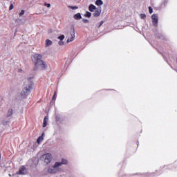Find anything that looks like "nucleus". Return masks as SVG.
<instances>
[{"instance_id":"nucleus-1","label":"nucleus","mask_w":177,"mask_h":177,"mask_svg":"<svg viewBox=\"0 0 177 177\" xmlns=\"http://www.w3.org/2000/svg\"><path fill=\"white\" fill-rule=\"evenodd\" d=\"M32 63L35 64L34 71L37 70V67L39 66L42 70L46 68V62L42 60V55L35 54L31 57Z\"/></svg>"},{"instance_id":"nucleus-2","label":"nucleus","mask_w":177,"mask_h":177,"mask_svg":"<svg viewBox=\"0 0 177 177\" xmlns=\"http://www.w3.org/2000/svg\"><path fill=\"white\" fill-rule=\"evenodd\" d=\"M31 78H28V82L27 86L24 88V90L21 92V95L23 97H27L28 94L31 92V89H32V82L30 81Z\"/></svg>"},{"instance_id":"nucleus-3","label":"nucleus","mask_w":177,"mask_h":177,"mask_svg":"<svg viewBox=\"0 0 177 177\" xmlns=\"http://www.w3.org/2000/svg\"><path fill=\"white\" fill-rule=\"evenodd\" d=\"M41 158H43L46 164H49V162L52 161V155L50 153H47L46 154H44L42 155Z\"/></svg>"},{"instance_id":"nucleus-4","label":"nucleus","mask_w":177,"mask_h":177,"mask_svg":"<svg viewBox=\"0 0 177 177\" xmlns=\"http://www.w3.org/2000/svg\"><path fill=\"white\" fill-rule=\"evenodd\" d=\"M68 164V161L64 158L62 159V162H57L53 166V168H59V167H62V165H67Z\"/></svg>"},{"instance_id":"nucleus-5","label":"nucleus","mask_w":177,"mask_h":177,"mask_svg":"<svg viewBox=\"0 0 177 177\" xmlns=\"http://www.w3.org/2000/svg\"><path fill=\"white\" fill-rule=\"evenodd\" d=\"M151 19H152L153 25L155 27H157V26L158 24V16L157 15V14L152 15Z\"/></svg>"},{"instance_id":"nucleus-6","label":"nucleus","mask_w":177,"mask_h":177,"mask_svg":"<svg viewBox=\"0 0 177 177\" xmlns=\"http://www.w3.org/2000/svg\"><path fill=\"white\" fill-rule=\"evenodd\" d=\"M27 174V169L24 166H21L17 171V175H26Z\"/></svg>"},{"instance_id":"nucleus-7","label":"nucleus","mask_w":177,"mask_h":177,"mask_svg":"<svg viewBox=\"0 0 177 177\" xmlns=\"http://www.w3.org/2000/svg\"><path fill=\"white\" fill-rule=\"evenodd\" d=\"M100 13H102V10L100 8H97L93 15L94 17H99V16H100Z\"/></svg>"},{"instance_id":"nucleus-8","label":"nucleus","mask_w":177,"mask_h":177,"mask_svg":"<svg viewBox=\"0 0 177 177\" xmlns=\"http://www.w3.org/2000/svg\"><path fill=\"white\" fill-rule=\"evenodd\" d=\"M75 38V33L74 32V30L73 32V33L71 34V39H68L66 42H73V41H74V39Z\"/></svg>"},{"instance_id":"nucleus-9","label":"nucleus","mask_w":177,"mask_h":177,"mask_svg":"<svg viewBox=\"0 0 177 177\" xmlns=\"http://www.w3.org/2000/svg\"><path fill=\"white\" fill-rule=\"evenodd\" d=\"M97 9V8H96L93 4H90V6H88V10L90 12H93V10H96Z\"/></svg>"},{"instance_id":"nucleus-10","label":"nucleus","mask_w":177,"mask_h":177,"mask_svg":"<svg viewBox=\"0 0 177 177\" xmlns=\"http://www.w3.org/2000/svg\"><path fill=\"white\" fill-rule=\"evenodd\" d=\"M75 20H81L82 19V17L81 16V13H77L74 15Z\"/></svg>"},{"instance_id":"nucleus-11","label":"nucleus","mask_w":177,"mask_h":177,"mask_svg":"<svg viewBox=\"0 0 177 177\" xmlns=\"http://www.w3.org/2000/svg\"><path fill=\"white\" fill-rule=\"evenodd\" d=\"M48 116H45L44 119V122H43V128H45L48 124Z\"/></svg>"},{"instance_id":"nucleus-12","label":"nucleus","mask_w":177,"mask_h":177,"mask_svg":"<svg viewBox=\"0 0 177 177\" xmlns=\"http://www.w3.org/2000/svg\"><path fill=\"white\" fill-rule=\"evenodd\" d=\"M95 5L97 6H102V5H103V1H102V0H97L95 1Z\"/></svg>"},{"instance_id":"nucleus-13","label":"nucleus","mask_w":177,"mask_h":177,"mask_svg":"<svg viewBox=\"0 0 177 177\" xmlns=\"http://www.w3.org/2000/svg\"><path fill=\"white\" fill-rule=\"evenodd\" d=\"M50 45H52V41L50 39H46V46H50Z\"/></svg>"},{"instance_id":"nucleus-14","label":"nucleus","mask_w":177,"mask_h":177,"mask_svg":"<svg viewBox=\"0 0 177 177\" xmlns=\"http://www.w3.org/2000/svg\"><path fill=\"white\" fill-rule=\"evenodd\" d=\"M84 16L85 17H88L89 19V17L92 16V14L89 11H86V13L84 14Z\"/></svg>"},{"instance_id":"nucleus-15","label":"nucleus","mask_w":177,"mask_h":177,"mask_svg":"<svg viewBox=\"0 0 177 177\" xmlns=\"http://www.w3.org/2000/svg\"><path fill=\"white\" fill-rule=\"evenodd\" d=\"M13 114V109H9L8 111L7 117H10Z\"/></svg>"},{"instance_id":"nucleus-16","label":"nucleus","mask_w":177,"mask_h":177,"mask_svg":"<svg viewBox=\"0 0 177 177\" xmlns=\"http://www.w3.org/2000/svg\"><path fill=\"white\" fill-rule=\"evenodd\" d=\"M41 140H44V137L40 136V137H39V138H37V143H41Z\"/></svg>"},{"instance_id":"nucleus-17","label":"nucleus","mask_w":177,"mask_h":177,"mask_svg":"<svg viewBox=\"0 0 177 177\" xmlns=\"http://www.w3.org/2000/svg\"><path fill=\"white\" fill-rule=\"evenodd\" d=\"M48 171L50 174H55L56 173V171H55V169H48Z\"/></svg>"},{"instance_id":"nucleus-18","label":"nucleus","mask_w":177,"mask_h":177,"mask_svg":"<svg viewBox=\"0 0 177 177\" xmlns=\"http://www.w3.org/2000/svg\"><path fill=\"white\" fill-rule=\"evenodd\" d=\"M58 39H60V41H63V39H64V35H62L61 36L58 37Z\"/></svg>"},{"instance_id":"nucleus-19","label":"nucleus","mask_w":177,"mask_h":177,"mask_svg":"<svg viewBox=\"0 0 177 177\" xmlns=\"http://www.w3.org/2000/svg\"><path fill=\"white\" fill-rule=\"evenodd\" d=\"M24 13H26V11H24V10H22L21 11V12L19 13V17H21V16H23V15H24Z\"/></svg>"},{"instance_id":"nucleus-20","label":"nucleus","mask_w":177,"mask_h":177,"mask_svg":"<svg viewBox=\"0 0 177 177\" xmlns=\"http://www.w3.org/2000/svg\"><path fill=\"white\" fill-rule=\"evenodd\" d=\"M69 8L71 9H72L73 10H75V9H78V6H69Z\"/></svg>"},{"instance_id":"nucleus-21","label":"nucleus","mask_w":177,"mask_h":177,"mask_svg":"<svg viewBox=\"0 0 177 177\" xmlns=\"http://www.w3.org/2000/svg\"><path fill=\"white\" fill-rule=\"evenodd\" d=\"M55 120H56L57 122H59V121H60V116H59V115H57V116L55 117Z\"/></svg>"},{"instance_id":"nucleus-22","label":"nucleus","mask_w":177,"mask_h":177,"mask_svg":"<svg viewBox=\"0 0 177 177\" xmlns=\"http://www.w3.org/2000/svg\"><path fill=\"white\" fill-rule=\"evenodd\" d=\"M140 18L141 19H146V15L145 14H140Z\"/></svg>"},{"instance_id":"nucleus-23","label":"nucleus","mask_w":177,"mask_h":177,"mask_svg":"<svg viewBox=\"0 0 177 177\" xmlns=\"http://www.w3.org/2000/svg\"><path fill=\"white\" fill-rule=\"evenodd\" d=\"M52 99H53V100H56V91H55V93H54V95H53Z\"/></svg>"},{"instance_id":"nucleus-24","label":"nucleus","mask_w":177,"mask_h":177,"mask_svg":"<svg viewBox=\"0 0 177 177\" xmlns=\"http://www.w3.org/2000/svg\"><path fill=\"white\" fill-rule=\"evenodd\" d=\"M149 10L150 15H151V13H153V8L151 7H149Z\"/></svg>"},{"instance_id":"nucleus-25","label":"nucleus","mask_w":177,"mask_h":177,"mask_svg":"<svg viewBox=\"0 0 177 177\" xmlns=\"http://www.w3.org/2000/svg\"><path fill=\"white\" fill-rule=\"evenodd\" d=\"M13 8H15V6H13V4H11L9 7V10H12Z\"/></svg>"},{"instance_id":"nucleus-26","label":"nucleus","mask_w":177,"mask_h":177,"mask_svg":"<svg viewBox=\"0 0 177 177\" xmlns=\"http://www.w3.org/2000/svg\"><path fill=\"white\" fill-rule=\"evenodd\" d=\"M44 6H47V8H50V3H44Z\"/></svg>"},{"instance_id":"nucleus-27","label":"nucleus","mask_w":177,"mask_h":177,"mask_svg":"<svg viewBox=\"0 0 177 177\" xmlns=\"http://www.w3.org/2000/svg\"><path fill=\"white\" fill-rule=\"evenodd\" d=\"M58 44H59V45H61V46H62V45H64V42L61 40V41H59L58 42Z\"/></svg>"},{"instance_id":"nucleus-28","label":"nucleus","mask_w":177,"mask_h":177,"mask_svg":"<svg viewBox=\"0 0 177 177\" xmlns=\"http://www.w3.org/2000/svg\"><path fill=\"white\" fill-rule=\"evenodd\" d=\"M82 20H83L84 23H89V20H88V19H83Z\"/></svg>"},{"instance_id":"nucleus-29","label":"nucleus","mask_w":177,"mask_h":177,"mask_svg":"<svg viewBox=\"0 0 177 177\" xmlns=\"http://www.w3.org/2000/svg\"><path fill=\"white\" fill-rule=\"evenodd\" d=\"M104 23V21H101L100 25L98 26V28H100V26Z\"/></svg>"}]
</instances>
